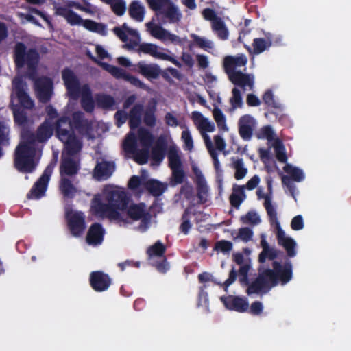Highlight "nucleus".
I'll use <instances>...</instances> for the list:
<instances>
[{
    "instance_id": "nucleus-1",
    "label": "nucleus",
    "mask_w": 351,
    "mask_h": 351,
    "mask_svg": "<svg viewBox=\"0 0 351 351\" xmlns=\"http://www.w3.org/2000/svg\"><path fill=\"white\" fill-rule=\"evenodd\" d=\"M146 2L154 12V17L146 23V27L153 37L163 42L167 30L161 25L178 23L182 19V13L171 0H146Z\"/></svg>"
},
{
    "instance_id": "nucleus-2",
    "label": "nucleus",
    "mask_w": 351,
    "mask_h": 351,
    "mask_svg": "<svg viewBox=\"0 0 351 351\" xmlns=\"http://www.w3.org/2000/svg\"><path fill=\"white\" fill-rule=\"evenodd\" d=\"M62 78L64 81L68 95L74 100L78 99L81 95V106L86 112H92L95 108V101L92 93L87 84L82 88L77 77L74 72L69 69H64L62 72Z\"/></svg>"
},
{
    "instance_id": "nucleus-3",
    "label": "nucleus",
    "mask_w": 351,
    "mask_h": 351,
    "mask_svg": "<svg viewBox=\"0 0 351 351\" xmlns=\"http://www.w3.org/2000/svg\"><path fill=\"white\" fill-rule=\"evenodd\" d=\"M232 258L234 262L239 265V269L237 271L234 266L232 267L228 279L223 282L225 291L235 282L237 277L241 287L249 283V272L252 268L250 259H245L243 254L240 252L234 254Z\"/></svg>"
},
{
    "instance_id": "nucleus-4",
    "label": "nucleus",
    "mask_w": 351,
    "mask_h": 351,
    "mask_svg": "<svg viewBox=\"0 0 351 351\" xmlns=\"http://www.w3.org/2000/svg\"><path fill=\"white\" fill-rule=\"evenodd\" d=\"M14 60L16 68H23L27 65L29 71H35L40 60V54L35 48L27 50L26 45L17 42L14 48Z\"/></svg>"
},
{
    "instance_id": "nucleus-5",
    "label": "nucleus",
    "mask_w": 351,
    "mask_h": 351,
    "mask_svg": "<svg viewBox=\"0 0 351 351\" xmlns=\"http://www.w3.org/2000/svg\"><path fill=\"white\" fill-rule=\"evenodd\" d=\"M36 148H28L26 145H18L14 153V167L22 173L34 171L38 165L35 161Z\"/></svg>"
},
{
    "instance_id": "nucleus-6",
    "label": "nucleus",
    "mask_w": 351,
    "mask_h": 351,
    "mask_svg": "<svg viewBox=\"0 0 351 351\" xmlns=\"http://www.w3.org/2000/svg\"><path fill=\"white\" fill-rule=\"evenodd\" d=\"M90 212L96 217L124 221L121 214L118 210L113 209L109 202L108 204L103 202L100 194L95 195L91 199Z\"/></svg>"
},
{
    "instance_id": "nucleus-7",
    "label": "nucleus",
    "mask_w": 351,
    "mask_h": 351,
    "mask_svg": "<svg viewBox=\"0 0 351 351\" xmlns=\"http://www.w3.org/2000/svg\"><path fill=\"white\" fill-rule=\"evenodd\" d=\"M56 164L57 158L55 157L47 166L41 176L34 183L29 192L27 194V198L28 199H39L45 196L48 183Z\"/></svg>"
},
{
    "instance_id": "nucleus-8",
    "label": "nucleus",
    "mask_w": 351,
    "mask_h": 351,
    "mask_svg": "<svg viewBox=\"0 0 351 351\" xmlns=\"http://www.w3.org/2000/svg\"><path fill=\"white\" fill-rule=\"evenodd\" d=\"M56 137L63 143L65 152L70 156H75L82 149V143L76 136L74 128H62L56 130Z\"/></svg>"
},
{
    "instance_id": "nucleus-9",
    "label": "nucleus",
    "mask_w": 351,
    "mask_h": 351,
    "mask_svg": "<svg viewBox=\"0 0 351 351\" xmlns=\"http://www.w3.org/2000/svg\"><path fill=\"white\" fill-rule=\"evenodd\" d=\"M269 278L274 279V272L271 271V269H266L262 272H259L256 279L251 283L249 282L245 287H247L246 293L250 295L252 294L265 293L271 288L274 287L271 286Z\"/></svg>"
},
{
    "instance_id": "nucleus-10",
    "label": "nucleus",
    "mask_w": 351,
    "mask_h": 351,
    "mask_svg": "<svg viewBox=\"0 0 351 351\" xmlns=\"http://www.w3.org/2000/svg\"><path fill=\"white\" fill-rule=\"evenodd\" d=\"M124 151L129 154H134V160L139 165L147 162L149 156V149L143 147L137 149V138L134 133L130 132L123 143Z\"/></svg>"
},
{
    "instance_id": "nucleus-11",
    "label": "nucleus",
    "mask_w": 351,
    "mask_h": 351,
    "mask_svg": "<svg viewBox=\"0 0 351 351\" xmlns=\"http://www.w3.org/2000/svg\"><path fill=\"white\" fill-rule=\"evenodd\" d=\"M169 167L172 171V182L173 184H180L184 182L185 173L182 169V164L176 146H170L167 153Z\"/></svg>"
},
{
    "instance_id": "nucleus-12",
    "label": "nucleus",
    "mask_w": 351,
    "mask_h": 351,
    "mask_svg": "<svg viewBox=\"0 0 351 351\" xmlns=\"http://www.w3.org/2000/svg\"><path fill=\"white\" fill-rule=\"evenodd\" d=\"M273 269H271L274 272V279L269 278L271 286L276 287L280 282L282 285L289 282L293 276L292 265L290 261L286 262L284 265L278 261L272 263Z\"/></svg>"
},
{
    "instance_id": "nucleus-13",
    "label": "nucleus",
    "mask_w": 351,
    "mask_h": 351,
    "mask_svg": "<svg viewBox=\"0 0 351 351\" xmlns=\"http://www.w3.org/2000/svg\"><path fill=\"white\" fill-rule=\"evenodd\" d=\"M69 229L74 237L81 236L85 228V215L82 212L68 211L65 215Z\"/></svg>"
},
{
    "instance_id": "nucleus-14",
    "label": "nucleus",
    "mask_w": 351,
    "mask_h": 351,
    "mask_svg": "<svg viewBox=\"0 0 351 351\" xmlns=\"http://www.w3.org/2000/svg\"><path fill=\"white\" fill-rule=\"evenodd\" d=\"M131 70L149 80L158 79L161 73V69L159 65L155 63L147 64L145 61H140L133 64Z\"/></svg>"
},
{
    "instance_id": "nucleus-15",
    "label": "nucleus",
    "mask_w": 351,
    "mask_h": 351,
    "mask_svg": "<svg viewBox=\"0 0 351 351\" xmlns=\"http://www.w3.org/2000/svg\"><path fill=\"white\" fill-rule=\"evenodd\" d=\"M89 284L95 291L104 292L110 287L112 279L102 271H94L90 274Z\"/></svg>"
},
{
    "instance_id": "nucleus-16",
    "label": "nucleus",
    "mask_w": 351,
    "mask_h": 351,
    "mask_svg": "<svg viewBox=\"0 0 351 351\" xmlns=\"http://www.w3.org/2000/svg\"><path fill=\"white\" fill-rule=\"evenodd\" d=\"M158 47L155 44L143 43L139 45V47L137 51L138 53L148 54L155 58L169 61L174 65H176L177 67L180 68L182 66V64L174 57L163 52H159L158 51Z\"/></svg>"
},
{
    "instance_id": "nucleus-17",
    "label": "nucleus",
    "mask_w": 351,
    "mask_h": 351,
    "mask_svg": "<svg viewBox=\"0 0 351 351\" xmlns=\"http://www.w3.org/2000/svg\"><path fill=\"white\" fill-rule=\"evenodd\" d=\"M35 90L37 97L42 103L48 102L52 95L53 82L47 77H41L35 81Z\"/></svg>"
},
{
    "instance_id": "nucleus-18",
    "label": "nucleus",
    "mask_w": 351,
    "mask_h": 351,
    "mask_svg": "<svg viewBox=\"0 0 351 351\" xmlns=\"http://www.w3.org/2000/svg\"><path fill=\"white\" fill-rule=\"evenodd\" d=\"M106 200L116 210L127 209L130 197L124 191L112 190L107 193Z\"/></svg>"
},
{
    "instance_id": "nucleus-19",
    "label": "nucleus",
    "mask_w": 351,
    "mask_h": 351,
    "mask_svg": "<svg viewBox=\"0 0 351 351\" xmlns=\"http://www.w3.org/2000/svg\"><path fill=\"white\" fill-rule=\"evenodd\" d=\"M73 156L62 154L60 165V177H73L77 175L80 169V164L72 158Z\"/></svg>"
},
{
    "instance_id": "nucleus-20",
    "label": "nucleus",
    "mask_w": 351,
    "mask_h": 351,
    "mask_svg": "<svg viewBox=\"0 0 351 351\" xmlns=\"http://www.w3.org/2000/svg\"><path fill=\"white\" fill-rule=\"evenodd\" d=\"M221 300L226 308L239 313L246 312L249 308V303L245 298L228 295L221 298Z\"/></svg>"
},
{
    "instance_id": "nucleus-21",
    "label": "nucleus",
    "mask_w": 351,
    "mask_h": 351,
    "mask_svg": "<svg viewBox=\"0 0 351 351\" xmlns=\"http://www.w3.org/2000/svg\"><path fill=\"white\" fill-rule=\"evenodd\" d=\"M267 184L268 189V194L265 196V201L264 202V206L267 211V215L271 225L275 224L276 229L281 228L280 224L278 220L277 212L275 207L271 204V195L272 189V180L271 178L267 179Z\"/></svg>"
},
{
    "instance_id": "nucleus-22",
    "label": "nucleus",
    "mask_w": 351,
    "mask_h": 351,
    "mask_svg": "<svg viewBox=\"0 0 351 351\" xmlns=\"http://www.w3.org/2000/svg\"><path fill=\"white\" fill-rule=\"evenodd\" d=\"M14 93L19 102L22 107L26 109H32L34 107V101L24 89V85L21 80L13 81Z\"/></svg>"
},
{
    "instance_id": "nucleus-23",
    "label": "nucleus",
    "mask_w": 351,
    "mask_h": 351,
    "mask_svg": "<svg viewBox=\"0 0 351 351\" xmlns=\"http://www.w3.org/2000/svg\"><path fill=\"white\" fill-rule=\"evenodd\" d=\"M238 125L240 136L245 141L250 140L253 134L254 118L250 114L243 115L239 119Z\"/></svg>"
},
{
    "instance_id": "nucleus-24",
    "label": "nucleus",
    "mask_w": 351,
    "mask_h": 351,
    "mask_svg": "<svg viewBox=\"0 0 351 351\" xmlns=\"http://www.w3.org/2000/svg\"><path fill=\"white\" fill-rule=\"evenodd\" d=\"M230 80L235 86H239L246 90V87H249L252 90L254 87V78L248 74L243 73L241 71H231L228 73Z\"/></svg>"
},
{
    "instance_id": "nucleus-25",
    "label": "nucleus",
    "mask_w": 351,
    "mask_h": 351,
    "mask_svg": "<svg viewBox=\"0 0 351 351\" xmlns=\"http://www.w3.org/2000/svg\"><path fill=\"white\" fill-rule=\"evenodd\" d=\"M276 238L278 244L285 248L289 257H294L296 255L295 241L293 239L287 237L281 228L277 229Z\"/></svg>"
},
{
    "instance_id": "nucleus-26",
    "label": "nucleus",
    "mask_w": 351,
    "mask_h": 351,
    "mask_svg": "<svg viewBox=\"0 0 351 351\" xmlns=\"http://www.w3.org/2000/svg\"><path fill=\"white\" fill-rule=\"evenodd\" d=\"M128 215L133 220L142 219V222L147 223L149 220V214L145 210L144 203L133 204L127 208Z\"/></svg>"
},
{
    "instance_id": "nucleus-27",
    "label": "nucleus",
    "mask_w": 351,
    "mask_h": 351,
    "mask_svg": "<svg viewBox=\"0 0 351 351\" xmlns=\"http://www.w3.org/2000/svg\"><path fill=\"white\" fill-rule=\"evenodd\" d=\"M71 121L73 128L80 133L88 132L91 128L90 122L85 118L84 114L81 111L74 112Z\"/></svg>"
},
{
    "instance_id": "nucleus-28",
    "label": "nucleus",
    "mask_w": 351,
    "mask_h": 351,
    "mask_svg": "<svg viewBox=\"0 0 351 351\" xmlns=\"http://www.w3.org/2000/svg\"><path fill=\"white\" fill-rule=\"evenodd\" d=\"M104 235V229L101 224L99 223H93L86 235V241L89 244L98 245L100 244Z\"/></svg>"
},
{
    "instance_id": "nucleus-29",
    "label": "nucleus",
    "mask_w": 351,
    "mask_h": 351,
    "mask_svg": "<svg viewBox=\"0 0 351 351\" xmlns=\"http://www.w3.org/2000/svg\"><path fill=\"white\" fill-rule=\"evenodd\" d=\"M247 59L244 54H239L237 56H228L223 60V67L227 73L235 71L236 67L243 66L247 64Z\"/></svg>"
},
{
    "instance_id": "nucleus-30",
    "label": "nucleus",
    "mask_w": 351,
    "mask_h": 351,
    "mask_svg": "<svg viewBox=\"0 0 351 351\" xmlns=\"http://www.w3.org/2000/svg\"><path fill=\"white\" fill-rule=\"evenodd\" d=\"M56 14L64 17L71 25H81L83 20L79 14L66 7L57 8Z\"/></svg>"
},
{
    "instance_id": "nucleus-31",
    "label": "nucleus",
    "mask_w": 351,
    "mask_h": 351,
    "mask_svg": "<svg viewBox=\"0 0 351 351\" xmlns=\"http://www.w3.org/2000/svg\"><path fill=\"white\" fill-rule=\"evenodd\" d=\"M273 36L271 33L265 34V38H256L253 40L252 53L258 55L265 50L268 49L272 45Z\"/></svg>"
},
{
    "instance_id": "nucleus-32",
    "label": "nucleus",
    "mask_w": 351,
    "mask_h": 351,
    "mask_svg": "<svg viewBox=\"0 0 351 351\" xmlns=\"http://www.w3.org/2000/svg\"><path fill=\"white\" fill-rule=\"evenodd\" d=\"M143 112V106L140 104H135L129 112V127L132 130L138 128L141 123V115Z\"/></svg>"
},
{
    "instance_id": "nucleus-33",
    "label": "nucleus",
    "mask_w": 351,
    "mask_h": 351,
    "mask_svg": "<svg viewBox=\"0 0 351 351\" xmlns=\"http://www.w3.org/2000/svg\"><path fill=\"white\" fill-rule=\"evenodd\" d=\"M59 190L64 198L73 199L76 193L77 189L66 177H60Z\"/></svg>"
},
{
    "instance_id": "nucleus-34",
    "label": "nucleus",
    "mask_w": 351,
    "mask_h": 351,
    "mask_svg": "<svg viewBox=\"0 0 351 351\" xmlns=\"http://www.w3.org/2000/svg\"><path fill=\"white\" fill-rule=\"evenodd\" d=\"M197 197L199 203L204 204L207 201L208 189L206 180L201 172L195 171Z\"/></svg>"
},
{
    "instance_id": "nucleus-35",
    "label": "nucleus",
    "mask_w": 351,
    "mask_h": 351,
    "mask_svg": "<svg viewBox=\"0 0 351 351\" xmlns=\"http://www.w3.org/2000/svg\"><path fill=\"white\" fill-rule=\"evenodd\" d=\"M244 185H234L232 193L230 195L229 200L231 206L235 208H239L240 205L246 198Z\"/></svg>"
},
{
    "instance_id": "nucleus-36",
    "label": "nucleus",
    "mask_w": 351,
    "mask_h": 351,
    "mask_svg": "<svg viewBox=\"0 0 351 351\" xmlns=\"http://www.w3.org/2000/svg\"><path fill=\"white\" fill-rule=\"evenodd\" d=\"M145 189L154 197L162 195L167 189V184L156 180H149L144 184Z\"/></svg>"
},
{
    "instance_id": "nucleus-37",
    "label": "nucleus",
    "mask_w": 351,
    "mask_h": 351,
    "mask_svg": "<svg viewBox=\"0 0 351 351\" xmlns=\"http://www.w3.org/2000/svg\"><path fill=\"white\" fill-rule=\"evenodd\" d=\"M167 147V143L165 140L160 138L158 140L151 152V157L153 161L159 164L163 160L165 156Z\"/></svg>"
},
{
    "instance_id": "nucleus-38",
    "label": "nucleus",
    "mask_w": 351,
    "mask_h": 351,
    "mask_svg": "<svg viewBox=\"0 0 351 351\" xmlns=\"http://www.w3.org/2000/svg\"><path fill=\"white\" fill-rule=\"evenodd\" d=\"M53 128L47 121L42 123L36 130V139L39 143L46 142L53 134Z\"/></svg>"
},
{
    "instance_id": "nucleus-39",
    "label": "nucleus",
    "mask_w": 351,
    "mask_h": 351,
    "mask_svg": "<svg viewBox=\"0 0 351 351\" xmlns=\"http://www.w3.org/2000/svg\"><path fill=\"white\" fill-rule=\"evenodd\" d=\"M130 16L137 22H142L145 16V8L138 1H133L129 5Z\"/></svg>"
},
{
    "instance_id": "nucleus-40",
    "label": "nucleus",
    "mask_w": 351,
    "mask_h": 351,
    "mask_svg": "<svg viewBox=\"0 0 351 351\" xmlns=\"http://www.w3.org/2000/svg\"><path fill=\"white\" fill-rule=\"evenodd\" d=\"M114 169L113 162L108 161H101L98 162L95 169V175L98 178H103L104 176L109 177L112 175Z\"/></svg>"
},
{
    "instance_id": "nucleus-41",
    "label": "nucleus",
    "mask_w": 351,
    "mask_h": 351,
    "mask_svg": "<svg viewBox=\"0 0 351 351\" xmlns=\"http://www.w3.org/2000/svg\"><path fill=\"white\" fill-rule=\"evenodd\" d=\"M97 106L104 110H110L116 104L115 99L110 95L100 93L95 96Z\"/></svg>"
},
{
    "instance_id": "nucleus-42",
    "label": "nucleus",
    "mask_w": 351,
    "mask_h": 351,
    "mask_svg": "<svg viewBox=\"0 0 351 351\" xmlns=\"http://www.w3.org/2000/svg\"><path fill=\"white\" fill-rule=\"evenodd\" d=\"M211 27L219 39L226 40L228 38L229 31L222 19H218L216 21L213 22Z\"/></svg>"
},
{
    "instance_id": "nucleus-43",
    "label": "nucleus",
    "mask_w": 351,
    "mask_h": 351,
    "mask_svg": "<svg viewBox=\"0 0 351 351\" xmlns=\"http://www.w3.org/2000/svg\"><path fill=\"white\" fill-rule=\"evenodd\" d=\"M156 104L153 105H148L145 111L143 112V123L149 128H154L156 124Z\"/></svg>"
},
{
    "instance_id": "nucleus-44",
    "label": "nucleus",
    "mask_w": 351,
    "mask_h": 351,
    "mask_svg": "<svg viewBox=\"0 0 351 351\" xmlns=\"http://www.w3.org/2000/svg\"><path fill=\"white\" fill-rule=\"evenodd\" d=\"M165 245L160 241H157L147 248V254L149 259L154 256L162 258L165 256Z\"/></svg>"
},
{
    "instance_id": "nucleus-45",
    "label": "nucleus",
    "mask_w": 351,
    "mask_h": 351,
    "mask_svg": "<svg viewBox=\"0 0 351 351\" xmlns=\"http://www.w3.org/2000/svg\"><path fill=\"white\" fill-rule=\"evenodd\" d=\"M138 137L143 147L149 148L154 141V136L144 128H140L138 130Z\"/></svg>"
},
{
    "instance_id": "nucleus-46",
    "label": "nucleus",
    "mask_w": 351,
    "mask_h": 351,
    "mask_svg": "<svg viewBox=\"0 0 351 351\" xmlns=\"http://www.w3.org/2000/svg\"><path fill=\"white\" fill-rule=\"evenodd\" d=\"M231 160L232 161V167L235 169V179L237 180L243 179L247 173V169L244 167L243 160L234 157Z\"/></svg>"
},
{
    "instance_id": "nucleus-47",
    "label": "nucleus",
    "mask_w": 351,
    "mask_h": 351,
    "mask_svg": "<svg viewBox=\"0 0 351 351\" xmlns=\"http://www.w3.org/2000/svg\"><path fill=\"white\" fill-rule=\"evenodd\" d=\"M284 171L289 174L291 180L300 182L304 179V175L302 170L298 167H293L291 164H286L283 167Z\"/></svg>"
},
{
    "instance_id": "nucleus-48",
    "label": "nucleus",
    "mask_w": 351,
    "mask_h": 351,
    "mask_svg": "<svg viewBox=\"0 0 351 351\" xmlns=\"http://www.w3.org/2000/svg\"><path fill=\"white\" fill-rule=\"evenodd\" d=\"M36 134L29 130H24L21 133V141L19 145H26L28 148H36Z\"/></svg>"
},
{
    "instance_id": "nucleus-49",
    "label": "nucleus",
    "mask_w": 351,
    "mask_h": 351,
    "mask_svg": "<svg viewBox=\"0 0 351 351\" xmlns=\"http://www.w3.org/2000/svg\"><path fill=\"white\" fill-rule=\"evenodd\" d=\"M213 115L218 128L224 132L228 131V128L226 125V117L221 110L215 107L213 110Z\"/></svg>"
},
{
    "instance_id": "nucleus-50",
    "label": "nucleus",
    "mask_w": 351,
    "mask_h": 351,
    "mask_svg": "<svg viewBox=\"0 0 351 351\" xmlns=\"http://www.w3.org/2000/svg\"><path fill=\"white\" fill-rule=\"evenodd\" d=\"M191 210L189 208H186L182 215V223L179 227V230L184 234L186 235L189 234L192 224L190 221Z\"/></svg>"
},
{
    "instance_id": "nucleus-51",
    "label": "nucleus",
    "mask_w": 351,
    "mask_h": 351,
    "mask_svg": "<svg viewBox=\"0 0 351 351\" xmlns=\"http://www.w3.org/2000/svg\"><path fill=\"white\" fill-rule=\"evenodd\" d=\"M190 36L193 39V44L198 47L206 51L213 49V44L210 40H206L195 34H191Z\"/></svg>"
},
{
    "instance_id": "nucleus-52",
    "label": "nucleus",
    "mask_w": 351,
    "mask_h": 351,
    "mask_svg": "<svg viewBox=\"0 0 351 351\" xmlns=\"http://www.w3.org/2000/svg\"><path fill=\"white\" fill-rule=\"evenodd\" d=\"M263 101L264 104L269 108L279 109L280 108V104L276 101L274 95L271 90H267L263 95Z\"/></svg>"
},
{
    "instance_id": "nucleus-53",
    "label": "nucleus",
    "mask_w": 351,
    "mask_h": 351,
    "mask_svg": "<svg viewBox=\"0 0 351 351\" xmlns=\"http://www.w3.org/2000/svg\"><path fill=\"white\" fill-rule=\"evenodd\" d=\"M109 5L112 11L118 16H123L126 11V3L124 0H113Z\"/></svg>"
},
{
    "instance_id": "nucleus-54",
    "label": "nucleus",
    "mask_w": 351,
    "mask_h": 351,
    "mask_svg": "<svg viewBox=\"0 0 351 351\" xmlns=\"http://www.w3.org/2000/svg\"><path fill=\"white\" fill-rule=\"evenodd\" d=\"M13 116L15 123L23 126L27 123V114L24 110L15 107L13 109Z\"/></svg>"
},
{
    "instance_id": "nucleus-55",
    "label": "nucleus",
    "mask_w": 351,
    "mask_h": 351,
    "mask_svg": "<svg viewBox=\"0 0 351 351\" xmlns=\"http://www.w3.org/2000/svg\"><path fill=\"white\" fill-rule=\"evenodd\" d=\"M232 96L230 99V103L233 109L241 108L243 106V99L241 91L237 88H234L232 90Z\"/></svg>"
},
{
    "instance_id": "nucleus-56",
    "label": "nucleus",
    "mask_w": 351,
    "mask_h": 351,
    "mask_svg": "<svg viewBox=\"0 0 351 351\" xmlns=\"http://www.w3.org/2000/svg\"><path fill=\"white\" fill-rule=\"evenodd\" d=\"M254 232L250 228L243 227L239 229L238 234L234 238V240L239 239L245 243L252 239Z\"/></svg>"
},
{
    "instance_id": "nucleus-57",
    "label": "nucleus",
    "mask_w": 351,
    "mask_h": 351,
    "mask_svg": "<svg viewBox=\"0 0 351 351\" xmlns=\"http://www.w3.org/2000/svg\"><path fill=\"white\" fill-rule=\"evenodd\" d=\"M169 73H170L173 77L176 78L177 80H182V76L179 71H178L175 68L169 67L163 71L161 70L160 73V75H162V77L169 83L173 82V80L171 79Z\"/></svg>"
},
{
    "instance_id": "nucleus-58",
    "label": "nucleus",
    "mask_w": 351,
    "mask_h": 351,
    "mask_svg": "<svg viewBox=\"0 0 351 351\" xmlns=\"http://www.w3.org/2000/svg\"><path fill=\"white\" fill-rule=\"evenodd\" d=\"M104 66L106 70L108 71L112 76L115 77L116 78L125 79L127 73L123 69L109 64H105Z\"/></svg>"
},
{
    "instance_id": "nucleus-59",
    "label": "nucleus",
    "mask_w": 351,
    "mask_h": 351,
    "mask_svg": "<svg viewBox=\"0 0 351 351\" xmlns=\"http://www.w3.org/2000/svg\"><path fill=\"white\" fill-rule=\"evenodd\" d=\"M276 157L277 160L282 163H285L287 160V156L283 144L278 141L274 146Z\"/></svg>"
},
{
    "instance_id": "nucleus-60",
    "label": "nucleus",
    "mask_w": 351,
    "mask_h": 351,
    "mask_svg": "<svg viewBox=\"0 0 351 351\" xmlns=\"http://www.w3.org/2000/svg\"><path fill=\"white\" fill-rule=\"evenodd\" d=\"M278 250L270 247L265 254H263V251L259 254L258 261L261 263H263L265 262L267 258H268L269 260H274L278 257Z\"/></svg>"
},
{
    "instance_id": "nucleus-61",
    "label": "nucleus",
    "mask_w": 351,
    "mask_h": 351,
    "mask_svg": "<svg viewBox=\"0 0 351 351\" xmlns=\"http://www.w3.org/2000/svg\"><path fill=\"white\" fill-rule=\"evenodd\" d=\"M73 127L71 119L67 116H62L60 117L56 122L54 129L60 130L62 128L70 129Z\"/></svg>"
},
{
    "instance_id": "nucleus-62",
    "label": "nucleus",
    "mask_w": 351,
    "mask_h": 351,
    "mask_svg": "<svg viewBox=\"0 0 351 351\" xmlns=\"http://www.w3.org/2000/svg\"><path fill=\"white\" fill-rule=\"evenodd\" d=\"M167 40L170 41L173 44L182 46L187 41V38H186V37L180 38L178 36L174 34H172L167 30V33L165 34V36L164 38L163 42H165Z\"/></svg>"
},
{
    "instance_id": "nucleus-63",
    "label": "nucleus",
    "mask_w": 351,
    "mask_h": 351,
    "mask_svg": "<svg viewBox=\"0 0 351 351\" xmlns=\"http://www.w3.org/2000/svg\"><path fill=\"white\" fill-rule=\"evenodd\" d=\"M232 242L226 240H221L215 243V250L223 254L229 253L232 250Z\"/></svg>"
},
{
    "instance_id": "nucleus-64",
    "label": "nucleus",
    "mask_w": 351,
    "mask_h": 351,
    "mask_svg": "<svg viewBox=\"0 0 351 351\" xmlns=\"http://www.w3.org/2000/svg\"><path fill=\"white\" fill-rule=\"evenodd\" d=\"M129 119V114L123 110H119L114 114V119L117 127H121Z\"/></svg>"
}]
</instances>
